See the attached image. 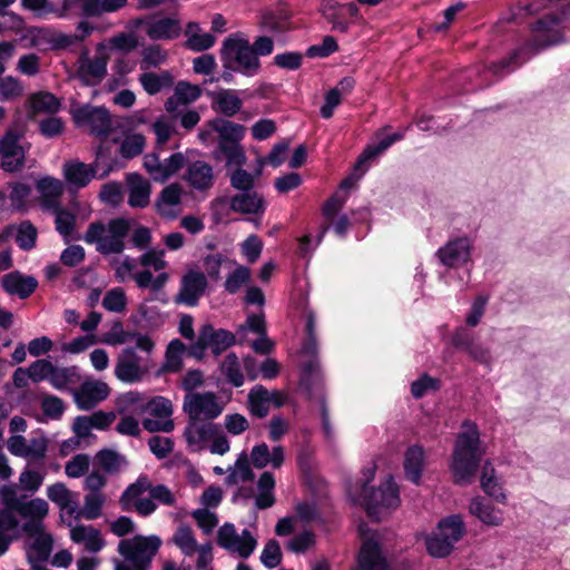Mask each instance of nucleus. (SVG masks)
<instances>
[{
  "instance_id": "obj_1",
  "label": "nucleus",
  "mask_w": 570,
  "mask_h": 570,
  "mask_svg": "<svg viewBox=\"0 0 570 570\" xmlns=\"http://www.w3.org/2000/svg\"><path fill=\"white\" fill-rule=\"evenodd\" d=\"M0 502L4 505L0 510V556H2L11 542L10 532L18 527L14 513L27 519L22 524V531L26 534H37L43 528L42 519L47 517L49 505L41 498L28 500L17 484L1 487Z\"/></svg>"
},
{
  "instance_id": "obj_2",
  "label": "nucleus",
  "mask_w": 570,
  "mask_h": 570,
  "mask_svg": "<svg viewBox=\"0 0 570 570\" xmlns=\"http://www.w3.org/2000/svg\"><path fill=\"white\" fill-rule=\"evenodd\" d=\"M566 19L563 14H547L531 28V39L509 57L490 66V71L503 77L522 66L540 51L563 41Z\"/></svg>"
},
{
  "instance_id": "obj_3",
  "label": "nucleus",
  "mask_w": 570,
  "mask_h": 570,
  "mask_svg": "<svg viewBox=\"0 0 570 570\" xmlns=\"http://www.w3.org/2000/svg\"><path fill=\"white\" fill-rule=\"evenodd\" d=\"M273 50L272 38L259 36L250 42L245 33L238 31L223 40L219 56L223 65L236 69L245 77H255L262 69L259 57L269 56Z\"/></svg>"
},
{
  "instance_id": "obj_4",
  "label": "nucleus",
  "mask_w": 570,
  "mask_h": 570,
  "mask_svg": "<svg viewBox=\"0 0 570 570\" xmlns=\"http://www.w3.org/2000/svg\"><path fill=\"white\" fill-rule=\"evenodd\" d=\"M459 433L451 460V471L455 484H471L484 454L481 446L480 433L475 423L465 421Z\"/></svg>"
},
{
  "instance_id": "obj_5",
  "label": "nucleus",
  "mask_w": 570,
  "mask_h": 570,
  "mask_svg": "<svg viewBox=\"0 0 570 570\" xmlns=\"http://www.w3.org/2000/svg\"><path fill=\"white\" fill-rule=\"evenodd\" d=\"M155 342L151 337H139L134 346H127L117 355L114 374L126 384L141 382L153 370L151 354Z\"/></svg>"
},
{
  "instance_id": "obj_6",
  "label": "nucleus",
  "mask_w": 570,
  "mask_h": 570,
  "mask_svg": "<svg viewBox=\"0 0 570 570\" xmlns=\"http://www.w3.org/2000/svg\"><path fill=\"white\" fill-rule=\"evenodd\" d=\"M161 539L157 534L135 535L122 539L117 551L124 561L114 560L115 570H149L154 557L161 547Z\"/></svg>"
},
{
  "instance_id": "obj_7",
  "label": "nucleus",
  "mask_w": 570,
  "mask_h": 570,
  "mask_svg": "<svg viewBox=\"0 0 570 570\" xmlns=\"http://www.w3.org/2000/svg\"><path fill=\"white\" fill-rule=\"evenodd\" d=\"M130 229V222L126 218H115L107 225L91 223L85 235L87 244H95L97 252L102 255L120 254L125 249V238Z\"/></svg>"
},
{
  "instance_id": "obj_8",
  "label": "nucleus",
  "mask_w": 570,
  "mask_h": 570,
  "mask_svg": "<svg viewBox=\"0 0 570 570\" xmlns=\"http://www.w3.org/2000/svg\"><path fill=\"white\" fill-rule=\"evenodd\" d=\"M347 494L353 503L363 505L367 514L376 521H381L385 510L395 509L401 502L399 488L391 475L377 489L366 490L363 493L348 489Z\"/></svg>"
},
{
  "instance_id": "obj_9",
  "label": "nucleus",
  "mask_w": 570,
  "mask_h": 570,
  "mask_svg": "<svg viewBox=\"0 0 570 570\" xmlns=\"http://www.w3.org/2000/svg\"><path fill=\"white\" fill-rule=\"evenodd\" d=\"M111 265L118 282L124 283L131 278L135 281L138 288H149L153 293L161 291L169 281V274L167 272L158 273L154 276L149 269L136 271L137 263L130 256L115 258Z\"/></svg>"
},
{
  "instance_id": "obj_10",
  "label": "nucleus",
  "mask_w": 570,
  "mask_h": 570,
  "mask_svg": "<svg viewBox=\"0 0 570 570\" xmlns=\"http://www.w3.org/2000/svg\"><path fill=\"white\" fill-rule=\"evenodd\" d=\"M235 343L236 336L234 333L224 328L216 330L210 323H206L198 330L195 342L189 344L188 355L202 360L206 350L210 348L212 353L218 356Z\"/></svg>"
},
{
  "instance_id": "obj_11",
  "label": "nucleus",
  "mask_w": 570,
  "mask_h": 570,
  "mask_svg": "<svg viewBox=\"0 0 570 570\" xmlns=\"http://www.w3.org/2000/svg\"><path fill=\"white\" fill-rule=\"evenodd\" d=\"M225 404L214 392L187 393L184 397L183 409L188 419L208 421L218 417Z\"/></svg>"
},
{
  "instance_id": "obj_12",
  "label": "nucleus",
  "mask_w": 570,
  "mask_h": 570,
  "mask_svg": "<svg viewBox=\"0 0 570 570\" xmlns=\"http://www.w3.org/2000/svg\"><path fill=\"white\" fill-rule=\"evenodd\" d=\"M99 170L100 155H98L90 165L73 159L66 161L62 167V174L67 184L76 189L85 188L95 178H106L114 170V166L108 165L104 167L101 173Z\"/></svg>"
},
{
  "instance_id": "obj_13",
  "label": "nucleus",
  "mask_w": 570,
  "mask_h": 570,
  "mask_svg": "<svg viewBox=\"0 0 570 570\" xmlns=\"http://www.w3.org/2000/svg\"><path fill=\"white\" fill-rule=\"evenodd\" d=\"M59 17L75 12L83 18H98L120 11L128 0H61Z\"/></svg>"
},
{
  "instance_id": "obj_14",
  "label": "nucleus",
  "mask_w": 570,
  "mask_h": 570,
  "mask_svg": "<svg viewBox=\"0 0 570 570\" xmlns=\"http://www.w3.org/2000/svg\"><path fill=\"white\" fill-rule=\"evenodd\" d=\"M217 543L220 548L242 559L249 558L257 547V540L249 530L244 529L242 533H238L236 527L229 522L218 529Z\"/></svg>"
},
{
  "instance_id": "obj_15",
  "label": "nucleus",
  "mask_w": 570,
  "mask_h": 570,
  "mask_svg": "<svg viewBox=\"0 0 570 570\" xmlns=\"http://www.w3.org/2000/svg\"><path fill=\"white\" fill-rule=\"evenodd\" d=\"M148 492L151 499L164 505L173 507L176 503V498L168 487L164 484L154 485L146 475H140L134 483L128 485L122 492L119 503L122 510H130L132 498L142 495Z\"/></svg>"
},
{
  "instance_id": "obj_16",
  "label": "nucleus",
  "mask_w": 570,
  "mask_h": 570,
  "mask_svg": "<svg viewBox=\"0 0 570 570\" xmlns=\"http://www.w3.org/2000/svg\"><path fill=\"white\" fill-rule=\"evenodd\" d=\"M22 138L23 136L14 130H8L0 138L1 168L7 173H17L24 167L30 145H23Z\"/></svg>"
},
{
  "instance_id": "obj_17",
  "label": "nucleus",
  "mask_w": 570,
  "mask_h": 570,
  "mask_svg": "<svg viewBox=\"0 0 570 570\" xmlns=\"http://www.w3.org/2000/svg\"><path fill=\"white\" fill-rule=\"evenodd\" d=\"M72 117L79 127H87L91 135L107 138L111 131V118L104 107L82 105L72 108Z\"/></svg>"
},
{
  "instance_id": "obj_18",
  "label": "nucleus",
  "mask_w": 570,
  "mask_h": 570,
  "mask_svg": "<svg viewBox=\"0 0 570 570\" xmlns=\"http://www.w3.org/2000/svg\"><path fill=\"white\" fill-rule=\"evenodd\" d=\"M106 46L104 42L97 45L98 56L89 57L83 51L78 60L76 77L85 86H97L107 76V66L109 57L105 53Z\"/></svg>"
},
{
  "instance_id": "obj_19",
  "label": "nucleus",
  "mask_w": 570,
  "mask_h": 570,
  "mask_svg": "<svg viewBox=\"0 0 570 570\" xmlns=\"http://www.w3.org/2000/svg\"><path fill=\"white\" fill-rule=\"evenodd\" d=\"M473 247L474 242L470 236H456L441 246L435 256L443 266L460 268L471 262Z\"/></svg>"
},
{
  "instance_id": "obj_20",
  "label": "nucleus",
  "mask_w": 570,
  "mask_h": 570,
  "mask_svg": "<svg viewBox=\"0 0 570 570\" xmlns=\"http://www.w3.org/2000/svg\"><path fill=\"white\" fill-rule=\"evenodd\" d=\"M208 281L203 272L189 269L180 281V287L175 296V303L194 307L198 304L199 298L205 294Z\"/></svg>"
},
{
  "instance_id": "obj_21",
  "label": "nucleus",
  "mask_w": 570,
  "mask_h": 570,
  "mask_svg": "<svg viewBox=\"0 0 570 570\" xmlns=\"http://www.w3.org/2000/svg\"><path fill=\"white\" fill-rule=\"evenodd\" d=\"M135 24L145 26V32L153 41H170L178 38L181 32L180 21L173 17L139 18Z\"/></svg>"
},
{
  "instance_id": "obj_22",
  "label": "nucleus",
  "mask_w": 570,
  "mask_h": 570,
  "mask_svg": "<svg viewBox=\"0 0 570 570\" xmlns=\"http://www.w3.org/2000/svg\"><path fill=\"white\" fill-rule=\"evenodd\" d=\"M217 432V425L212 422L189 419L183 435L191 452H200Z\"/></svg>"
},
{
  "instance_id": "obj_23",
  "label": "nucleus",
  "mask_w": 570,
  "mask_h": 570,
  "mask_svg": "<svg viewBox=\"0 0 570 570\" xmlns=\"http://www.w3.org/2000/svg\"><path fill=\"white\" fill-rule=\"evenodd\" d=\"M109 386L101 381L88 380L73 391V400L82 411H89L106 400L109 395Z\"/></svg>"
},
{
  "instance_id": "obj_24",
  "label": "nucleus",
  "mask_w": 570,
  "mask_h": 570,
  "mask_svg": "<svg viewBox=\"0 0 570 570\" xmlns=\"http://www.w3.org/2000/svg\"><path fill=\"white\" fill-rule=\"evenodd\" d=\"M67 525L70 528L72 542L83 546L88 552L97 553L105 547L100 531L92 525L73 523V519L67 521Z\"/></svg>"
},
{
  "instance_id": "obj_25",
  "label": "nucleus",
  "mask_w": 570,
  "mask_h": 570,
  "mask_svg": "<svg viewBox=\"0 0 570 570\" xmlns=\"http://www.w3.org/2000/svg\"><path fill=\"white\" fill-rule=\"evenodd\" d=\"M184 179L190 188L207 191L214 185V169L204 160H195L188 164Z\"/></svg>"
},
{
  "instance_id": "obj_26",
  "label": "nucleus",
  "mask_w": 570,
  "mask_h": 570,
  "mask_svg": "<svg viewBox=\"0 0 570 570\" xmlns=\"http://www.w3.org/2000/svg\"><path fill=\"white\" fill-rule=\"evenodd\" d=\"M202 95V89L197 85L187 81H178L175 86L174 94L165 101V110L176 117L180 107L187 106L196 101Z\"/></svg>"
},
{
  "instance_id": "obj_27",
  "label": "nucleus",
  "mask_w": 570,
  "mask_h": 570,
  "mask_svg": "<svg viewBox=\"0 0 570 570\" xmlns=\"http://www.w3.org/2000/svg\"><path fill=\"white\" fill-rule=\"evenodd\" d=\"M1 286L8 294L24 299L36 291L38 281L31 275L14 271L2 276Z\"/></svg>"
},
{
  "instance_id": "obj_28",
  "label": "nucleus",
  "mask_w": 570,
  "mask_h": 570,
  "mask_svg": "<svg viewBox=\"0 0 570 570\" xmlns=\"http://www.w3.org/2000/svg\"><path fill=\"white\" fill-rule=\"evenodd\" d=\"M285 460V450L282 445H276L269 451L266 443H261L253 446L250 452V461L256 469H264L272 465L274 469H279Z\"/></svg>"
},
{
  "instance_id": "obj_29",
  "label": "nucleus",
  "mask_w": 570,
  "mask_h": 570,
  "mask_svg": "<svg viewBox=\"0 0 570 570\" xmlns=\"http://www.w3.org/2000/svg\"><path fill=\"white\" fill-rule=\"evenodd\" d=\"M128 204L134 208H145L150 202V183L140 174L131 173L127 176Z\"/></svg>"
},
{
  "instance_id": "obj_30",
  "label": "nucleus",
  "mask_w": 570,
  "mask_h": 570,
  "mask_svg": "<svg viewBox=\"0 0 570 570\" xmlns=\"http://www.w3.org/2000/svg\"><path fill=\"white\" fill-rule=\"evenodd\" d=\"M47 497L50 501L57 504L61 511V518L68 515L69 519L75 515L78 508L76 495L66 487V484L58 482L47 489Z\"/></svg>"
},
{
  "instance_id": "obj_31",
  "label": "nucleus",
  "mask_w": 570,
  "mask_h": 570,
  "mask_svg": "<svg viewBox=\"0 0 570 570\" xmlns=\"http://www.w3.org/2000/svg\"><path fill=\"white\" fill-rule=\"evenodd\" d=\"M37 190L40 194L41 207L46 210L57 209L60 205V197L63 194L61 180L47 176L37 181Z\"/></svg>"
},
{
  "instance_id": "obj_32",
  "label": "nucleus",
  "mask_w": 570,
  "mask_h": 570,
  "mask_svg": "<svg viewBox=\"0 0 570 570\" xmlns=\"http://www.w3.org/2000/svg\"><path fill=\"white\" fill-rule=\"evenodd\" d=\"M403 137L404 131H397L382 138L377 144L367 146L364 149V151L360 155L355 164L354 170L358 171L360 176H362L368 169V166L366 164L370 160L375 159L377 156L387 150L394 142L403 139Z\"/></svg>"
},
{
  "instance_id": "obj_33",
  "label": "nucleus",
  "mask_w": 570,
  "mask_h": 570,
  "mask_svg": "<svg viewBox=\"0 0 570 570\" xmlns=\"http://www.w3.org/2000/svg\"><path fill=\"white\" fill-rule=\"evenodd\" d=\"M469 511L482 523L490 527H499L504 520L503 511L487 502L481 497H475L471 500Z\"/></svg>"
},
{
  "instance_id": "obj_34",
  "label": "nucleus",
  "mask_w": 570,
  "mask_h": 570,
  "mask_svg": "<svg viewBox=\"0 0 570 570\" xmlns=\"http://www.w3.org/2000/svg\"><path fill=\"white\" fill-rule=\"evenodd\" d=\"M358 567L361 570H390L380 546L372 539L366 540L360 550Z\"/></svg>"
},
{
  "instance_id": "obj_35",
  "label": "nucleus",
  "mask_w": 570,
  "mask_h": 570,
  "mask_svg": "<svg viewBox=\"0 0 570 570\" xmlns=\"http://www.w3.org/2000/svg\"><path fill=\"white\" fill-rule=\"evenodd\" d=\"M32 538L27 549V560L29 564L46 562L52 551V538L45 530H40L37 534H28Z\"/></svg>"
},
{
  "instance_id": "obj_36",
  "label": "nucleus",
  "mask_w": 570,
  "mask_h": 570,
  "mask_svg": "<svg viewBox=\"0 0 570 570\" xmlns=\"http://www.w3.org/2000/svg\"><path fill=\"white\" fill-rule=\"evenodd\" d=\"M212 107L226 117H233L243 107L242 99L233 89H220L212 94Z\"/></svg>"
},
{
  "instance_id": "obj_37",
  "label": "nucleus",
  "mask_w": 570,
  "mask_h": 570,
  "mask_svg": "<svg viewBox=\"0 0 570 570\" xmlns=\"http://www.w3.org/2000/svg\"><path fill=\"white\" fill-rule=\"evenodd\" d=\"M181 200V187L178 184H170L166 186L159 194L156 200V208L158 213L167 218L176 216V207Z\"/></svg>"
},
{
  "instance_id": "obj_38",
  "label": "nucleus",
  "mask_w": 570,
  "mask_h": 570,
  "mask_svg": "<svg viewBox=\"0 0 570 570\" xmlns=\"http://www.w3.org/2000/svg\"><path fill=\"white\" fill-rule=\"evenodd\" d=\"M169 543L174 544L183 556L190 558L196 553L198 544L194 530L186 523H180L169 539Z\"/></svg>"
},
{
  "instance_id": "obj_39",
  "label": "nucleus",
  "mask_w": 570,
  "mask_h": 570,
  "mask_svg": "<svg viewBox=\"0 0 570 570\" xmlns=\"http://www.w3.org/2000/svg\"><path fill=\"white\" fill-rule=\"evenodd\" d=\"M230 208L237 213L257 215L264 213L265 203L262 196L250 190L232 197Z\"/></svg>"
},
{
  "instance_id": "obj_40",
  "label": "nucleus",
  "mask_w": 570,
  "mask_h": 570,
  "mask_svg": "<svg viewBox=\"0 0 570 570\" xmlns=\"http://www.w3.org/2000/svg\"><path fill=\"white\" fill-rule=\"evenodd\" d=\"M139 337L150 336L140 332L125 331L122 323L120 321H115L111 323L110 330L98 338V343L109 346L122 345L128 342H134L136 344L139 341Z\"/></svg>"
},
{
  "instance_id": "obj_41",
  "label": "nucleus",
  "mask_w": 570,
  "mask_h": 570,
  "mask_svg": "<svg viewBox=\"0 0 570 570\" xmlns=\"http://www.w3.org/2000/svg\"><path fill=\"white\" fill-rule=\"evenodd\" d=\"M317 352L318 345L316 336H306L302 345V353L305 356L312 357V360L306 362L303 367L302 384L306 387H308L313 379L318 375V361L316 358Z\"/></svg>"
},
{
  "instance_id": "obj_42",
  "label": "nucleus",
  "mask_w": 570,
  "mask_h": 570,
  "mask_svg": "<svg viewBox=\"0 0 570 570\" xmlns=\"http://www.w3.org/2000/svg\"><path fill=\"white\" fill-rule=\"evenodd\" d=\"M206 126L210 127V129L219 135L218 141L239 142L245 135V127L243 125L224 118L212 119Z\"/></svg>"
},
{
  "instance_id": "obj_43",
  "label": "nucleus",
  "mask_w": 570,
  "mask_h": 570,
  "mask_svg": "<svg viewBox=\"0 0 570 570\" xmlns=\"http://www.w3.org/2000/svg\"><path fill=\"white\" fill-rule=\"evenodd\" d=\"M42 41L48 42L53 50L67 49L77 43L72 35L56 32L47 28H38L33 36V45L40 46Z\"/></svg>"
},
{
  "instance_id": "obj_44",
  "label": "nucleus",
  "mask_w": 570,
  "mask_h": 570,
  "mask_svg": "<svg viewBox=\"0 0 570 570\" xmlns=\"http://www.w3.org/2000/svg\"><path fill=\"white\" fill-rule=\"evenodd\" d=\"M271 391L263 385H255L248 393V407L250 413L259 419L269 412Z\"/></svg>"
},
{
  "instance_id": "obj_45",
  "label": "nucleus",
  "mask_w": 570,
  "mask_h": 570,
  "mask_svg": "<svg viewBox=\"0 0 570 570\" xmlns=\"http://www.w3.org/2000/svg\"><path fill=\"white\" fill-rule=\"evenodd\" d=\"M139 82L148 95H157L163 89L170 88L174 82L173 75L168 70L159 73L144 72L139 76Z\"/></svg>"
},
{
  "instance_id": "obj_46",
  "label": "nucleus",
  "mask_w": 570,
  "mask_h": 570,
  "mask_svg": "<svg viewBox=\"0 0 570 570\" xmlns=\"http://www.w3.org/2000/svg\"><path fill=\"white\" fill-rule=\"evenodd\" d=\"M106 502V495L104 493H88L85 495L83 505L81 509L77 508V512L71 519L79 520L83 518L86 520H96L102 514V507Z\"/></svg>"
},
{
  "instance_id": "obj_47",
  "label": "nucleus",
  "mask_w": 570,
  "mask_h": 570,
  "mask_svg": "<svg viewBox=\"0 0 570 570\" xmlns=\"http://www.w3.org/2000/svg\"><path fill=\"white\" fill-rule=\"evenodd\" d=\"M423 464V449L417 445L409 448L407 451L405 452L404 470L406 478L415 484L420 482Z\"/></svg>"
},
{
  "instance_id": "obj_48",
  "label": "nucleus",
  "mask_w": 570,
  "mask_h": 570,
  "mask_svg": "<svg viewBox=\"0 0 570 570\" xmlns=\"http://www.w3.org/2000/svg\"><path fill=\"white\" fill-rule=\"evenodd\" d=\"M185 353H188V346L178 338L171 340L166 348L163 371L171 373L180 371Z\"/></svg>"
},
{
  "instance_id": "obj_49",
  "label": "nucleus",
  "mask_w": 570,
  "mask_h": 570,
  "mask_svg": "<svg viewBox=\"0 0 570 570\" xmlns=\"http://www.w3.org/2000/svg\"><path fill=\"white\" fill-rule=\"evenodd\" d=\"M79 368L77 366L60 367L53 365L49 383L56 390H66L70 385H76L80 382Z\"/></svg>"
},
{
  "instance_id": "obj_50",
  "label": "nucleus",
  "mask_w": 570,
  "mask_h": 570,
  "mask_svg": "<svg viewBox=\"0 0 570 570\" xmlns=\"http://www.w3.org/2000/svg\"><path fill=\"white\" fill-rule=\"evenodd\" d=\"M229 474L226 478V483L228 485H234L239 482H247L254 480V472L250 469L249 459L246 452H242L234 466H229Z\"/></svg>"
},
{
  "instance_id": "obj_51",
  "label": "nucleus",
  "mask_w": 570,
  "mask_h": 570,
  "mask_svg": "<svg viewBox=\"0 0 570 570\" xmlns=\"http://www.w3.org/2000/svg\"><path fill=\"white\" fill-rule=\"evenodd\" d=\"M481 488L489 497L493 498L495 501L500 503L505 502V494L494 475V469L490 462H485L482 468Z\"/></svg>"
},
{
  "instance_id": "obj_52",
  "label": "nucleus",
  "mask_w": 570,
  "mask_h": 570,
  "mask_svg": "<svg viewBox=\"0 0 570 570\" xmlns=\"http://www.w3.org/2000/svg\"><path fill=\"white\" fill-rule=\"evenodd\" d=\"M220 371L228 383L235 387H240L244 382V374L242 372V365L238 356L230 352L228 353L220 364Z\"/></svg>"
},
{
  "instance_id": "obj_53",
  "label": "nucleus",
  "mask_w": 570,
  "mask_h": 570,
  "mask_svg": "<svg viewBox=\"0 0 570 570\" xmlns=\"http://www.w3.org/2000/svg\"><path fill=\"white\" fill-rule=\"evenodd\" d=\"M438 530L440 531V535H443L448 541H450V544L454 547V543L462 538L465 527L462 518L454 514L440 521Z\"/></svg>"
},
{
  "instance_id": "obj_54",
  "label": "nucleus",
  "mask_w": 570,
  "mask_h": 570,
  "mask_svg": "<svg viewBox=\"0 0 570 570\" xmlns=\"http://www.w3.org/2000/svg\"><path fill=\"white\" fill-rule=\"evenodd\" d=\"M96 460L107 473H116L128 464L126 458L112 450H101L97 453Z\"/></svg>"
},
{
  "instance_id": "obj_55",
  "label": "nucleus",
  "mask_w": 570,
  "mask_h": 570,
  "mask_svg": "<svg viewBox=\"0 0 570 570\" xmlns=\"http://www.w3.org/2000/svg\"><path fill=\"white\" fill-rule=\"evenodd\" d=\"M146 146V138L141 134L126 135L119 147V155L125 159L139 156Z\"/></svg>"
},
{
  "instance_id": "obj_56",
  "label": "nucleus",
  "mask_w": 570,
  "mask_h": 570,
  "mask_svg": "<svg viewBox=\"0 0 570 570\" xmlns=\"http://www.w3.org/2000/svg\"><path fill=\"white\" fill-rule=\"evenodd\" d=\"M140 412H148L159 419H171L174 410L170 400L165 396H154L141 404Z\"/></svg>"
},
{
  "instance_id": "obj_57",
  "label": "nucleus",
  "mask_w": 570,
  "mask_h": 570,
  "mask_svg": "<svg viewBox=\"0 0 570 570\" xmlns=\"http://www.w3.org/2000/svg\"><path fill=\"white\" fill-rule=\"evenodd\" d=\"M31 107L36 112L55 114L60 109V101L55 95L40 91L31 97Z\"/></svg>"
},
{
  "instance_id": "obj_58",
  "label": "nucleus",
  "mask_w": 570,
  "mask_h": 570,
  "mask_svg": "<svg viewBox=\"0 0 570 570\" xmlns=\"http://www.w3.org/2000/svg\"><path fill=\"white\" fill-rule=\"evenodd\" d=\"M167 51L158 45H150L146 47L141 52L140 68L148 70L150 68H157L167 61Z\"/></svg>"
},
{
  "instance_id": "obj_59",
  "label": "nucleus",
  "mask_w": 570,
  "mask_h": 570,
  "mask_svg": "<svg viewBox=\"0 0 570 570\" xmlns=\"http://www.w3.org/2000/svg\"><path fill=\"white\" fill-rule=\"evenodd\" d=\"M127 296L121 287L109 289L102 298V307L111 313H122L127 307Z\"/></svg>"
},
{
  "instance_id": "obj_60",
  "label": "nucleus",
  "mask_w": 570,
  "mask_h": 570,
  "mask_svg": "<svg viewBox=\"0 0 570 570\" xmlns=\"http://www.w3.org/2000/svg\"><path fill=\"white\" fill-rule=\"evenodd\" d=\"M250 279V271L248 267L237 265V267L227 275L224 287L229 294L237 293Z\"/></svg>"
},
{
  "instance_id": "obj_61",
  "label": "nucleus",
  "mask_w": 570,
  "mask_h": 570,
  "mask_svg": "<svg viewBox=\"0 0 570 570\" xmlns=\"http://www.w3.org/2000/svg\"><path fill=\"white\" fill-rule=\"evenodd\" d=\"M218 150L225 156L228 166H242L245 164V153L239 142L218 141Z\"/></svg>"
},
{
  "instance_id": "obj_62",
  "label": "nucleus",
  "mask_w": 570,
  "mask_h": 570,
  "mask_svg": "<svg viewBox=\"0 0 570 570\" xmlns=\"http://www.w3.org/2000/svg\"><path fill=\"white\" fill-rule=\"evenodd\" d=\"M151 130L156 136L157 148L161 149L174 135L175 125L171 119L160 117L151 125Z\"/></svg>"
},
{
  "instance_id": "obj_63",
  "label": "nucleus",
  "mask_w": 570,
  "mask_h": 570,
  "mask_svg": "<svg viewBox=\"0 0 570 570\" xmlns=\"http://www.w3.org/2000/svg\"><path fill=\"white\" fill-rule=\"evenodd\" d=\"M165 252L154 248L147 249L138 259V264L145 267L144 269L153 268L155 272L163 273L168 263L164 259Z\"/></svg>"
},
{
  "instance_id": "obj_64",
  "label": "nucleus",
  "mask_w": 570,
  "mask_h": 570,
  "mask_svg": "<svg viewBox=\"0 0 570 570\" xmlns=\"http://www.w3.org/2000/svg\"><path fill=\"white\" fill-rule=\"evenodd\" d=\"M37 228L28 220L22 222L17 230L16 243L23 250H30L36 246Z\"/></svg>"
}]
</instances>
